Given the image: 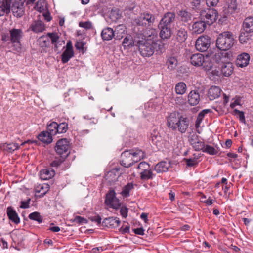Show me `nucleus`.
I'll list each match as a JSON object with an SVG mask.
<instances>
[{
  "label": "nucleus",
  "mask_w": 253,
  "mask_h": 253,
  "mask_svg": "<svg viewBox=\"0 0 253 253\" xmlns=\"http://www.w3.org/2000/svg\"><path fill=\"white\" fill-rule=\"evenodd\" d=\"M75 221L79 224L86 223L87 222L86 219L79 216L75 217Z\"/></svg>",
  "instance_id": "59"
},
{
  "label": "nucleus",
  "mask_w": 253,
  "mask_h": 253,
  "mask_svg": "<svg viewBox=\"0 0 253 253\" xmlns=\"http://www.w3.org/2000/svg\"><path fill=\"white\" fill-rule=\"evenodd\" d=\"M105 204L110 207L114 209H118L121 205L120 201L116 197V193L113 190H110L106 194Z\"/></svg>",
  "instance_id": "11"
},
{
  "label": "nucleus",
  "mask_w": 253,
  "mask_h": 253,
  "mask_svg": "<svg viewBox=\"0 0 253 253\" xmlns=\"http://www.w3.org/2000/svg\"><path fill=\"white\" fill-rule=\"evenodd\" d=\"M177 60L174 57H170L168 59L167 64L168 66V68L171 70H173L175 68L177 65Z\"/></svg>",
  "instance_id": "49"
},
{
  "label": "nucleus",
  "mask_w": 253,
  "mask_h": 253,
  "mask_svg": "<svg viewBox=\"0 0 253 253\" xmlns=\"http://www.w3.org/2000/svg\"><path fill=\"white\" fill-rule=\"evenodd\" d=\"M214 56L215 54H211L210 55H206L205 56L204 62L201 66L205 70L210 72L211 69L214 68V66L215 64H218V63L213 60Z\"/></svg>",
  "instance_id": "15"
},
{
  "label": "nucleus",
  "mask_w": 253,
  "mask_h": 253,
  "mask_svg": "<svg viewBox=\"0 0 253 253\" xmlns=\"http://www.w3.org/2000/svg\"><path fill=\"white\" fill-rule=\"evenodd\" d=\"M210 109H205L201 111L198 116L195 123V127L196 129V131L198 133L200 134L201 132V130L200 128V126L201 122L203 121V119L205 116V115L210 112Z\"/></svg>",
  "instance_id": "27"
},
{
  "label": "nucleus",
  "mask_w": 253,
  "mask_h": 253,
  "mask_svg": "<svg viewBox=\"0 0 253 253\" xmlns=\"http://www.w3.org/2000/svg\"><path fill=\"white\" fill-rule=\"evenodd\" d=\"M70 150L69 142L66 138L59 140L55 147L56 152L62 157H67L70 153Z\"/></svg>",
  "instance_id": "8"
},
{
  "label": "nucleus",
  "mask_w": 253,
  "mask_h": 253,
  "mask_svg": "<svg viewBox=\"0 0 253 253\" xmlns=\"http://www.w3.org/2000/svg\"><path fill=\"white\" fill-rule=\"evenodd\" d=\"M175 15L173 13L168 12L165 14L159 23L160 25L163 26H169L170 24L174 22Z\"/></svg>",
  "instance_id": "17"
},
{
  "label": "nucleus",
  "mask_w": 253,
  "mask_h": 253,
  "mask_svg": "<svg viewBox=\"0 0 253 253\" xmlns=\"http://www.w3.org/2000/svg\"><path fill=\"white\" fill-rule=\"evenodd\" d=\"M133 189V184L132 183H129L125 186L122 189L121 194L123 197H128L129 196L130 191Z\"/></svg>",
  "instance_id": "46"
},
{
  "label": "nucleus",
  "mask_w": 253,
  "mask_h": 253,
  "mask_svg": "<svg viewBox=\"0 0 253 253\" xmlns=\"http://www.w3.org/2000/svg\"><path fill=\"white\" fill-rule=\"evenodd\" d=\"M79 26L86 29H89L92 27V24L89 21L81 22L79 23Z\"/></svg>",
  "instance_id": "56"
},
{
  "label": "nucleus",
  "mask_w": 253,
  "mask_h": 253,
  "mask_svg": "<svg viewBox=\"0 0 253 253\" xmlns=\"http://www.w3.org/2000/svg\"><path fill=\"white\" fill-rule=\"evenodd\" d=\"M250 56L248 54L244 53L238 56L236 63L237 66L244 67L247 66L249 62Z\"/></svg>",
  "instance_id": "18"
},
{
  "label": "nucleus",
  "mask_w": 253,
  "mask_h": 253,
  "mask_svg": "<svg viewBox=\"0 0 253 253\" xmlns=\"http://www.w3.org/2000/svg\"><path fill=\"white\" fill-rule=\"evenodd\" d=\"M219 0H206V4L208 7H215L217 6Z\"/></svg>",
  "instance_id": "57"
},
{
  "label": "nucleus",
  "mask_w": 253,
  "mask_h": 253,
  "mask_svg": "<svg viewBox=\"0 0 253 253\" xmlns=\"http://www.w3.org/2000/svg\"><path fill=\"white\" fill-rule=\"evenodd\" d=\"M149 165L145 162H142L140 163L137 167V169L139 170L140 171H145L149 169Z\"/></svg>",
  "instance_id": "53"
},
{
  "label": "nucleus",
  "mask_w": 253,
  "mask_h": 253,
  "mask_svg": "<svg viewBox=\"0 0 253 253\" xmlns=\"http://www.w3.org/2000/svg\"><path fill=\"white\" fill-rule=\"evenodd\" d=\"M10 0H0V17L10 12Z\"/></svg>",
  "instance_id": "21"
},
{
  "label": "nucleus",
  "mask_w": 253,
  "mask_h": 253,
  "mask_svg": "<svg viewBox=\"0 0 253 253\" xmlns=\"http://www.w3.org/2000/svg\"><path fill=\"white\" fill-rule=\"evenodd\" d=\"M179 15L181 17L182 21L184 22H188L191 19V14L187 11H180Z\"/></svg>",
  "instance_id": "50"
},
{
  "label": "nucleus",
  "mask_w": 253,
  "mask_h": 253,
  "mask_svg": "<svg viewBox=\"0 0 253 253\" xmlns=\"http://www.w3.org/2000/svg\"><path fill=\"white\" fill-rule=\"evenodd\" d=\"M144 36L145 41H151L154 42L161 43V42L158 40V34L156 29L149 28L144 32Z\"/></svg>",
  "instance_id": "12"
},
{
  "label": "nucleus",
  "mask_w": 253,
  "mask_h": 253,
  "mask_svg": "<svg viewBox=\"0 0 253 253\" xmlns=\"http://www.w3.org/2000/svg\"><path fill=\"white\" fill-rule=\"evenodd\" d=\"M74 51L72 44L71 41H69L66 44V48L63 52L61 60L63 63L68 62L69 60L74 56Z\"/></svg>",
  "instance_id": "14"
},
{
  "label": "nucleus",
  "mask_w": 253,
  "mask_h": 253,
  "mask_svg": "<svg viewBox=\"0 0 253 253\" xmlns=\"http://www.w3.org/2000/svg\"><path fill=\"white\" fill-rule=\"evenodd\" d=\"M218 64H215V65L214 66V68H212L211 69V70L209 72L210 76H211V74L212 75V76H219L220 75V73L219 71V70H217L216 69L217 65Z\"/></svg>",
  "instance_id": "54"
},
{
  "label": "nucleus",
  "mask_w": 253,
  "mask_h": 253,
  "mask_svg": "<svg viewBox=\"0 0 253 253\" xmlns=\"http://www.w3.org/2000/svg\"><path fill=\"white\" fill-rule=\"evenodd\" d=\"M137 45L141 55L143 57H150L154 54L155 50L162 51L163 48L162 45L151 41H139Z\"/></svg>",
  "instance_id": "2"
},
{
  "label": "nucleus",
  "mask_w": 253,
  "mask_h": 253,
  "mask_svg": "<svg viewBox=\"0 0 253 253\" xmlns=\"http://www.w3.org/2000/svg\"><path fill=\"white\" fill-rule=\"evenodd\" d=\"M139 173L140 175V178L142 180L152 179L155 175L150 169L144 171H139Z\"/></svg>",
  "instance_id": "36"
},
{
  "label": "nucleus",
  "mask_w": 253,
  "mask_h": 253,
  "mask_svg": "<svg viewBox=\"0 0 253 253\" xmlns=\"http://www.w3.org/2000/svg\"><path fill=\"white\" fill-rule=\"evenodd\" d=\"M187 38V31L185 29L180 28L177 33V39L180 42H184Z\"/></svg>",
  "instance_id": "39"
},
{
  "label": "nucleus",
  "mask_w": 253,
  "mask_h": 253,
  "mask_svg": "<svg viewBox=\"0 0 253 253\" xmlns=\"http://www.w3.org/2000/svg\"><path fill=\"white\" fill-rule=\"evenodd\" d=\"M132 150L123 152L121 154V164L125 167H129L132 165L131 162Z\"/></svg>",
  "instance_id": "16"
},
{
  "label": "nucleus",
  "mask_w": 253,
  "mask_h": 253,
  "mask_svg": "<svg viewBox=\"0 0 253 253\" xmlns=\"http://www.w3.org/2000/svg\"><path fill=\"white\" fill-rule=\"evenodd\" d=\"M243 28L244 31L253 32V17H248L244 20Z\"/></svg>",
  "instance_id": "34"
},
{
  "label": "nucleus",
  "mask_w": 253,
  "mask_h": 253,
  "mask_svg": "<svg viewBox=\"0 0 253 253\" xmlns=\"http://www.w3.org/2000/svg\"><path fill=\"white\" fill-rule=\"evenodd\" d=\"M167 126L172 130L178 129L179 132L183 133L186 132L189 124L186 118L182 117L177 112H173L167 117Z\"/></svg>",
  "instance_id": "1"
},
{
  "label": "nucleus",
  "mask_w": 253,
  "mask_h": 253,
  "mask_svg": "<svg viewBox=\"0 0 253 253\" xmlns=\"http://www.w3.org/2000/svg\"><path fill=\"white\" fill-rule=\"evenodd\" d=\"M30 28L35 33L42 32L45 30L44 25L41 20L34 21L31 25Z\"/></svg>",
  "instance_id": "26"
},
{
  "label": "nucleus",
  "mask_w": 253,
  "mask_h": 253,
  "mask_svg": "<svg viewBox=\"0 0 253 253\" xmlns=\"http://www.w3.org/2000/svg\"><path fill=\"white\" fill-rule=\"evenodd\" d=\"M206 27V23L201 20L195 22L192 25V31L193 33L198 34L204 32Z\"/></svg>",
  "instance_id": "23"
},
{
  "label": "nucleus",
  "mask_w": 253,
  "mask_h": 253,
  "mask_svg": "<svg viewBox=\"0 0 253 253\" xmlns=\"http://www.w3.org/2000/svg\"><path fill=\"white\" fill-rule=\"evenodd\" d=\"M238 9V5L236 0H230L228 2V12L229 13H233Z\"/></svg>",
  "instance_id": "45"
},
{
  "label": "nucleus",
  "mask_w": 253,
  "mask_h": 253,
  "mask_svg": "<svg viewBox=\"0 0 253 253\" xmlns=\"http://www.w3.org/2000/svg\"><path fill=\"white\" fill-rule=\"evenodd\" d=\"M188 141L195 151H200L204 148V142L201 141L199 136L196 134L189 136Z\"/></svg>",
  "instance_id": "13"
},
{
  "label": "nucleus",
  "mask_w": 253,
  "mask_h": 253,
  "mask_svg": "<svg viewBox=\"0 0 253 253\" xmlns=\"http://www.w3.org/2000/svg\"><path fill=\"white\" fill-rule=\"evenodd\" d=\"M169 167V163L166 162H161L155 166L154 169L157 173H161L166 172Z\"/></svg>",
  "instance_id": "33"
},
{
  "label": "nucleus",
  "mask_w": 253,
  "mask_h": 253,
  "mask_svg": "<svg viewBox=\"0 0 253 253\" xmlns=\"http://www.w3.org/2000/svg\"><path fill=\"white\" fill-rule=\"evenodd\" d=\"M36 8L40 11H42L44 10V3L40 0L38 1L36 5Z\"/></svg>",
  "instance_id": "58"
},
{
  "label": "nucleus",
  "mask_w": 253,
  "mask_h": 253,
  "mask_svg": "<svg viewBox=\"0 0 253 253\" xmlns=\"http://www.w3.org/2000/svg\"><path fill=\"white\" fill-rule=\"evenodd\" d=\"M201 150L211 155H216L218 153V150L214 147L209 145H205L204 143V148Z\"/></svg>",
  "instance_id": "42"
},
{
  "label": "nucleus",
  "mask_w": 253,
  "mask_h": 253,
  "mask_svg": "<svg viewBox=\"0 0 253 253\" xmlns=\"http://www.w3.org/2000/svg\"><path fill=\"white\" fill-rule=\"evenodd\" d=\"M58 133H65L68 129V124L66 123H62L58 124Z\"/></svg>",
  "instance_id": "51"
},
{
  "label": "nucleus",
  "mask_w": 253,
  "mask_h": 253,
  "mask_svg": "<svg viewBox=\"0 0 253 253\" xmlns=\"http://www.w3.org/2000/svg\"><path fill=\"white\" fill-rule=\"evenodd\" d=\"M186 164L189 167H192L197 164V161L194 159H189L186 160Z\"/></svg>",
  "instance_id": "62"
},
{
  "label": "nucleus",
  "mask_w": 253,
  "mask_h": 253,
  "mask_svg": "<svg viewBox=\"0 0 253 253\" xmlns=\"http://www.w3.org/2000/svg\"><path fill=\"white\" fill-rule=\"evenodd\" d=\"M115 32L111 28L104 29L101 32V36L104 40L109 41L115 37Z\"/></svg>",
  "instance_id": "31"
},
{
  "label": "nucleus",
  "mask_w": 253,
  "mask_h": 253,
  "mask_svg": "<svg viewBox=\"0 0 253 253\" xmlns=\"http://www.w3.org/2000/svg\"><path fill=\"white\" fill-rule=\"evenodd\" d=\"M84 45L83 42H77L75 44V47L78 50H83Z\"/></svg>",
  "instance_id": "64"
},
{
  "label": "nucleus",
  "mask_w": 253,
  "mask_h": 253,
  "mask_svg": "<svg viewBox=\"0 0 253 253\" xmlns=\"http://www.w3.org/2000/svg\"><path fill=\"white\" fill-rule=\"evenodd\" d=\"M24 0H10V9L13 13V15L17 17H21L24 12Z\"/></svg>",
  "instance_id": "9"
},
{
  "label": "nucleus",
  "mask_w": 253,
  "mask_h": 253,
  "mask_svg": "<svg viewBox=\"0 0 253 253\" xmlns=\"http://www.w3.org/2000/svg\"><path fill=\"white\" fill-rule=\"evenodd\" d=\"M159 27L161 30L160 36L163 39H168L171 36V30L169 26H163V25H159Z\"/></svg>",
  "instance_id": "29"
},
{
  "label": "nucleus",
  "mask_w": 253,
  "mask_h": 253,
  "mask_svg": "<svg viewBox=\"0 0 253 253\" xmlns=\"http://www.w3.org/2000/svg\"><path fill=\"white\" fill-rule=\"evenodd\" d=\"M122 45L125 48L132 46L133 45V42L132 36L130 35H127L124 39Z\"/></svg>",
  "instance_id": "47"
},
{
  "label": "nucleus",
  "mask_w": 253,
  "mask_h": 253,
  "mask_svg": "<svg viewBox=\"0 0 253 253\" xmlns=\"http://www.w3.org/2000/svg\"><path fill=\"white\" fill-rule=\"evenodd\" d=\"M29 218L30 219L37 221L39 223L42 222V218L40 214L38 212H34L30 213L29 215Z\"/></svg>",
  "instance_id": "48"
},
{
  "label": "nucleus",
  "mask_w": 253,
  "mask_h": 253,
  "mask_svg": "<svg viewBox=\"0 0 253 253\" xmlns=\"http://www.w3.org/2000/svg\"><path fill=\"white\" fill-rule=\"evenodd\" d=\"M152 140L159 149H162L166 146L167 143L162 139L160 136L153 135L152 136Z\"/></svg>",
  "instance_id": "35"
},
{
  "label": "nucleus",
  "mask_w": 253,
  "mask_h": 253,
  "mask_svg": "<svg viewBox=\"0 0 253 253\" xmlns=\"http://www.w3.org/2000/svg\"><path fill=\"white\" fill-rule=\"evenodd\" d=\"M23 36V32L21 29L13 28L9 30V34L2 35V40L5 42L10 41L12 43L15 44L16 50L18 51L20 49V40Z\"/></svg>",
  "instance_id": "4"
},
{
  "label": "nucleus",
  "mask_w": 253,
  "mask_h": 253,
  "mask_svg": "<svg viewBox=\"0 0 253 253\" xmlns=\"http://www.w3.org/2000/svg\"><path fill=\"white\" fill-rule=\"evenodd\" d=\"M52 135H51L48 132L43 131L41 132L38 136L39 140L43 142L44 143L49 144L52 141Z\"/></svg>",
  "instance_id": "32"
},
{
  "label": "nucleus",
  "mask_w": 253,
  "mask_h": 253,
  "mask_svg": "<svg viewBox=\"0 0 253 253\" xmlns=\"http://www.w3.org/2000/svg\"><path fill=\"white\" fill-rule=\"evenodd\" d=\"M144 157V153L140 150H132L131 162H136Z\"/></svg>",
  "instance_id": "38"
},
{
  "label": "nucleus",
  "mask_w": 253,
  "mask_h": 253,
  "mask_svg": "<svg viewBox=\"0 0 253 253\" xmlns=\"http://www.w3.org/2000/svg\"><path fill=\"white\" fill-rule=\"evenodd\" d=\"M47 36L50 38L52 43L54 44V50H58V46L57 42H59V36L57 33H48Z\"/></svg>",
  "instance_id": "44"
},
{
  "label": "nucleus",
  "mask_w": 253,
  "mask_h": 253,
  "mask_svg": "<svg viewBox=\"0 0 253 253\" xmlns=\"http://www.w3.org/2000/svg\"><path fill=\"white\" fill-rule=\"evenodd\" d=\"M187 86L184 82H179L177 83L175 87V92L178 94H184L186 90Z\"/></svg>",
  "instance_id": "40"
},
{
  "label": "nucleus",
  "mask_w": 253,
  "mask_h": 253,
  "mask_svg": "<svg viewBox=\"0 0 253 253\" xmlns=\"http://www.w3.org/2000/svg\"><path fill=\"white\" fill-rule=\"evenodd\" d=\"M156 16L149 11H144L134 19V22L138 26L143 27H150L155 21Z\"/></svg>",
  "instance_id": "6"
},
{
  "label": "nucleus",
  "mask_w": 253,
  "mask_h": 253,
  "mask_svg": "<svg viewBox=\"0 0 253 253\" xmlns=\"http://www.w3.org/2000/svg\"><path fill=\"white\" fill-rule=\"evenodd\" d=\"M115 39L120 40L125 36L126 34V28L125 26L123 25H119L115 29Z\"/></svg>",
  "instance_id": "30"
},
{
  "label": "nucleus",
  "mask_w": 253,
  "mask_h": 253,
  "mask_svg": "<svg viewBox=\"0 0 253 253\" xmlns=\"http://www.w3.org/2000/svg\"><path fill=\"white\" fill-rule=\"evenodd\" d=\"M30 202V199H29L26 201H21V205L20 206V207L22 209L28 208L29 207Z\"/></svg>",
  "instance_id": "61"
},
{
  "label": "nucleus",
  "mask_w": 253,
  "mask_h": 253,
  "mask_svg": "<svg viewBox=\"0 0 253 253\" xmlns=\"http://www.w3.org/2000/svg\"><path fill=\"white\" fill-rule=\"evenodd\" d=\"M221 90L219 87L212 86L208 91V97L211 100H214L220 96Z\"/></svg>",
  "instance_id": "25"
},
{
  "label": "nucleus",
  "mask_w": 253,
  "mask_h": 253,
  "mask_svg": "<svg viewBox=\"0 0 253 253\" xmlns=\"http://www.w3.org/2000/svg\"><path fill=\"white\" fill-rule=\"evenodd\" d=\"M128 209L125 207H122L120 209V213L121 215L126 218L127 216Z\"/></svg>",
  "instance_id": "60"
},
{
  "label": "nucleus",
  "mask_w": 253,
  "mask_h": 253,
  "mask_svg": "<svg viewBox=\"0 0 253 253\" xmlns=\"http://www.w3.org/2000/svg\"><path fill=\"white\" fill-rule=\"evenodd\" d=\"M134 232L138 235H143L144 234V230L142 228H137L134 229Z\"/></svg>",
  "instance_id": "63"
},
{
  "label": "nucleus",
  "mask_w": 253,
  "mask_h": 253,
  "mask_svg": "<svg viewBox=\"0 0 253 253\" xmlns=\"http://www.w3.org/2000/svg\"><path fill=\"white\" fill-rule=\"evenodd\" d=\"M213 61L218 63V68H220L222 74L226 77L230 76L233 72V64L230 62H225L226 58L221 57L220 53H215Z\"/></svg>",
  "instance_id": "5"
},
{
  "label": "nucleus",
  "mask_w": 253,
  "mask_h": 253,
  "mask_svg": "<svg viewBox=\"0 0 253 253\" xmlns=\"http://www.w3.org/2000/svg\"><path fill=\"white\" fill-rule=\"evenodd\" d=\"M55 172L52 169H43L40 171V178L44 180H46L51 178L54 176Z\"/></svg>",
  "instance_id": "28"
},
{
  "label": "nucleus",
  "mask_w": 253,
  "mask_h": 253,
  "mask_svg": "<svg viewBox=\"0 0 253 253\" xmlns=\"http://www.w3.org/2000/svg\"><path fill=\"white\" fill-rule=\"evenodd\" d=\"M218 13L213 8H206L200 12L199 17L201 20L208 25L213 24L217 19Z\"/></svg>",
  "instance_id": "7"
},
{
  "label": "nucleus",
  "mask_w": 253,
  "mask_h": 253,
  "mask_svg": "<svg viewBox=\"0 0 253 253\" xmlns=\"http://www.w3.org/2000/svg\"><path fill=\"white\" fill-rule=\"evenodd\" d=\"M235 43L232 33L226 31L220 33L216 40V46L221 50L226 51L230 49Z\"/></svg>",
  "instance_id": "3"
},
{
  "label": "nucleus",
  "mask_w": 253,
  "mask_h": 253,
  "mask_svg": "<svg viewBox=\"0 0 253 253\" xmlns=\"http://www.w3.org/2000/svg\"><path fill=\"white\" fill-rule=\"evenodd\" d=\"M58 124L52 122L47 126V131L52 135H55L58 133Z\"/></svg>",
  "instance_id": "43"
},
{
  "label": "nucleus",
  "mask_w": 253,
  "mask_h": 253,
  "mask_svg": "<svg viewBox=\"0 0 253 253\" xmlns=\"http://www.w3.org/2000/svg\"><path fill=\"white\" fill-rule=\"evenodd\" d=\"M49 189V185L48 184H44L40 186V189L37 190L38 192H41V194L44 195Z\"/></svg>",
  "instance_id": "55"
},
{
  "label": "nucleus",
  "mask_w": 253,
  "mask_h": 253,
  "mask_svg": "<svg viewBox=\"0 0 253 253\" xmlns=\"http://www.w3.org/2000/svg\"><path fill=\"white\" fill-rule=\"evenodd\" d=\"M200 100L199 92L196 90L191 91L188 95V102L191 106L198 104Z\"/></svg>",
  "instance_id": "19"
},
{
  "label": "nucleus",
  "mask_w": 253,
  "mask_h": 253,
  "mask_svg": "<svg viewBox=\"0 0 253 253\" xmlns=\"http://www.w3.org/2000/svg\"><path fill=\"white\" fill-rule=\"evenodd\" d=\"M211 43L210 39L208 36H201L196 41L195 47L200 52L206 51Z\"/></svg>",
  "instance_id": "10"
},
{
  "label": "nucleus",
  "mask_w": 253,
  "mask_h": 253,
  "mask_svg": "<svg viewBox=\"0 0 253 253\" xmlns=\"http://www.w3.org/2000/svg\"><path fill=\"white\" fill-rule=\"evenodd\" d=\"M7 214L9 219L13 223L18 224L20 223V220L15 210L11 207L7 208Z\"/></svg>",
  "instance_id": "24"
},
{
  "label": "nucleus",
  "mask_w": 253,
  "mask_h": 253,
  "mask_svg": "<svg viewBox=\"0 0 253 253\" xmlns=\"http://www.w3.org/2000/svg\"><path fill=\"white\" fill-rule=\"evenodd\" d=\"M234 112L235 115H237L240 121L244 124L246 123L245 117L244 115V113L243 111L238 110L237 109H234Z\"/></svg>",
  "instance_id": "52"
},
{
  "label": "nucleus",
  "mask_w": 253,
  "mask_h": 253,
  "mask_svg": "<svg viewBox=\"0 0 253 253\" xmlns=\"http://www.w3.org/2000/svg\"><path fill=\"white\" fill-rule=\"evenodd\" d=\"M19 147V145L16 143H5L1 146L2 149L10 153L18 149Z\"/></svg>",
  "instance_id": "37"
},
{
  "label": "nucleus",
  "mask_w": 253,
  "mask_h": 253,
  "mask_svg": "<svg viewBox=\"0 0 253 253\" xmlns=\"http://www.w3.org/2000/svg\"><path fill=\"white\" fill-rule=\"evenodd\" d=\"M251 32H248L246 31L242 32L239 36L240 42L242 44L247 42L251 39Z\"/></svg>",
  "instance_id": "41"
},
{
  "label": "nucleus",
  "mask_w": 253,
  "mask_h": 253,
  "mask_svg": "<svg viewBox=\"0 0 253 253\" xmlns=\"http://www.w3.org/2000/svg\"><path fill=\"white\" fill-rule=\"evenodd\" d=\"M121 222L117 217H109L103 221V224L107 227L117 228L119 226Z\"/></svg>",
  "instance_id": "22"
},
{
  "label": "nucleus",
  "mask_w": 253,
  "mask_h": 253,
  "mask_svg": "<svg viewBox=\"0 0 253 253\" xmlns=\"http://www.w3.org/2000/svg\"><path fill=\"white\" fill-rule=\"evenodd\" d=\"M205 57V56L202 54H194L190 58V62L193 66L196 67L201 66L204 62Z\"/></svg>",
  "instance_id": "20"
}]
</instances>
